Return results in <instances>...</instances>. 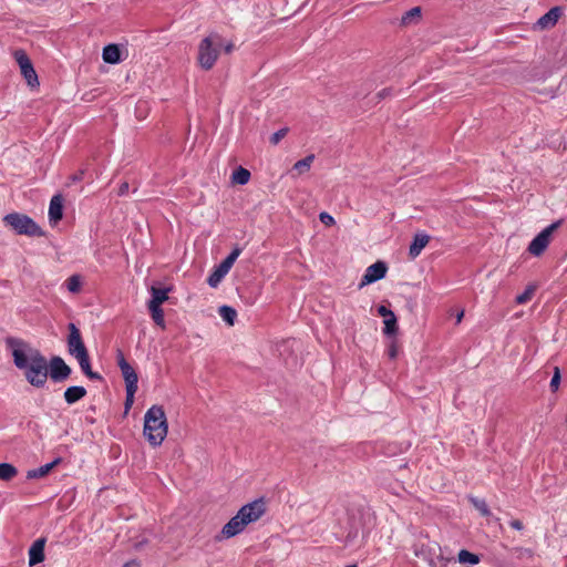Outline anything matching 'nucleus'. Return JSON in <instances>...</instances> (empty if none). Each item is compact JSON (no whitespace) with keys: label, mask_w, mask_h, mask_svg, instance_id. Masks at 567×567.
<instances>
[{"label":"nucleus","mask_w":567,"mask_h":567,"mask_svg":"<svg viewBox=\"0 0 567 567\" xmlns=\"http://www.w3.org/2000/svg\"><path fill=\"white\" fill-rule=\"evenodd\" d=\"M6 347L11 351L14 367L23 372L28 383L37 389L44 388L49 378V364L41 351L16 337H7Z\"/></svg>","instance_id":"nucleus-1"},{"label":"nucleus","mask_w":567,"mask_h":567,"mask_svg":"<svg viewBox=\"0 0 567 567\" xmlns=\"http://www.w3.org/2000/svg\"><path fill=\"white\" fill-rule=\"evenodd\" d=\"M266 512V503L262 498L244 505L238 513L223 527L217 539L231 538L241 533L245 527L258 520Z\"/></svg>","instance_id":"nucleus-2"},{"label":"nucleus","mask_w":567,"mask_h":567,"mask_svg":"<svg viewBox=\"0 0 567 567\" xmlns=\"http://www.w3.org/2000/svg\"><path fill=\"white\" fill-rule=\"evenodd\" d=\"M168 432V424L165 411L162 405L151 406L144 415L143 434L147 442L156 447L165 440Z\"/></svg>","instance_id":"nucleus-3"},{"label":"nucleus","mask_w":567,"mask_h":567,"mask_svg":"<svg viewBox=\"0 0 567 567\" xmlns=\"http://www.w3.org/2000/svg\"><path fill=\"white\" fill-rule=\"evenodd\" d=\"M223 38L218 33H212L202 40L198 47V63L205 70H210L219 55Z\"/></svg>","instance_id":"nucleus-4"},{"label":"nucleus","mask_w":567,"mask_h":567,"mask_svg":"<svg viewBox=\"0 0 567 567\" xmlns=\"http://www.w3.org/2000/svg\"><path fill=\"white\" fill-rule=\"evenodd\" d=\"M3 221L19 235H27L30 237H41L44 235L41 227L32 218L24 214H8L4 216Z\"/></svg>","instance_id":"nucleus-5"},{"label":"nucleus","mask_w":567,"mask_h":567,"mask_svg":"<svg viewBox=\"0 0 567 567\" xmlns=\"http://www.w3.org/2000/svg\"><path fill=\"white\" fill-rule=\"evenodd\" d=\"M561 225V220L555 221L545 229H543L529 244L528 251L533 256H542L544 251L547 249L551 236L555 230Z\"/></svg>","instance_id":"nucleus-6"},{"label":"nucleus","mask_w":567,"mask_h":567,"mask_svg":"<svg viewBox=\"0 0 567 567\" xmlns=\"http://www.w3.org/2000/svg\"><path fill=\"white\" fill-rule=\"evenodd\" d=\"M240 248H235L219 265L218 267L210 274L207 279V282L210 287L216 288L223 278L228 274L234 262L240 255Z\"/></svg>","instance_id":"nucleus-7"},{"label":"nucleus","mask_w":567,"mask_h":567,"mask_svg":"<svg viewBox=\"0 0 567 567\" xmlns=\"http://www.w3.org/2000/svg\"><path fill=\"white\" fill-rule=\"evenodd\" d=\"M68 351L76 358L87 354V349L82 340L81 332L74 323H69Z\"/></svg>","instance_id":"nucleus-8"},{"label":"nucleus","mask_w":567,"mask_h":567,"mask_svg":"<svg viewBox=\"0 0 567 567\" xmlns=\"http://www.w3.org/2000/svg\"><path fill=\"white\" fill-rule=\"evenodd\" d=\"M16 60L20 66L21 73L24 76L27 83L31 87H35L39 85L38 75L33 69V65L28 58V55L23 51H16L14 53Z\"/></svg>","instance_id":"nucleus-9"},{"label":"nucleus","mask_w":567,"mask_h":567,"mask_svg":"<svg viewBox=\"0 0 567 567\" xmlns=\"http://www.w3.org/2000/svg\"><path fill=\"white\" fill-rule=\"evenodd\" d=\"M49 364V377L54 382H62L71 375V368L64 362L61 357H52Z\"/></svg>","instance_id":"nucleus-10"},{"label":"nucleus","mask_w":567,"mask_h":567,"mask_svg":"<svg viewBox=\"0 0 567 567\" xmlns=\"http://www.w3.org/2000/svg\"><path fill=\"white\" fill-rule=\"evenodd\" d=\"M388 271V266L384 261H377L373 265L369 266L365 270V274L362 277L361 282L359 284V288L362 289L364 286L375 282L385 277Z\"/></svg>","instance_id":"nucleus-11"},{"label":"nucleus","mask_w":567,"mask_h":567,"mask_svg":"<svg viewBox=\"0 0 567 567\" xmlns=\"http://www.w3.org/2000/svg\"><path fill=\"white\" fill-rule=\"evenodd\" d=\"M45 538H38L29 549V565L35 566L42 563L44 556Z\"/></svg>","instance_id":"nucleus-12"},{"label":"nucleus","mask_w":567,"mask_h":567,"mask_svg":"<svg viewBox=\"0 0 567 567\" xmlns=\"http://www.w3.org/2000/svg\"><path fill=\"white\" fill-rule=\"evenodd\" d=\"M63 217V197L58 194L51 198L49 206V219L51 223L56 224Z\"/></svg>","instance_id":"nucleus-13"},{"label":"nucleus","mask_w":567,"mask_h":567,"mask_svg":"<svg viewBox=\"0 0 567 567\" xmlns=\"http://www.w3.org/2000/svg\"><path fill=\"white\" fill-rule=\"evenodd\" d=\"M560 14V8L554 7L537 20L536 25L542 30L553 28L557 23Z\"/></svg>","instance_id":"nucleus-14"},{"label":"nucleus","mask_w":567,"mask_h":567,"mask_svg":"<svg viewBox=\"0 0 567 567\" xmlns=\"http://www.w3.org/2000/svg\"><path fill=\"white\" fill-rule=\"evenodd\" d=\"M430 236L425 233L416 234L413 238L412 244L410 245L409 256L414 259L416 258L422 249L429 244Z\"/></svg>","instance_id":"nucleus-15"},{"label":"nucleus","mask_w":567,"mask_h":567,"mask_svg":"<svg viewBox=\"0 0 567 567\" xmlns=\"http://www.w3.org/2000/svg\"><path fill=\"white\" fill-rule=\"evenodd\" d=\"M61 458H55L53 462L44 464L38 468L30 470L27 472L28 480L42 478L47 476L58 464H60Z\"/></svg>","instance_id":"nucleus-16"},{"label":"nucleus","mask_w":567,"mask_h":567,"mask_svg":"<svg viewBox=\"0 0 567 567\" xmlns=\"http://www.w3.org/2000/svg\"><path fill=\"white\" fill-rule=\"evenodd\" d=\"M86 395V390L80 385L69 386L64 391V400L68 404H74Z\"/></svg>","instance_id":"nucleus-17"},{"label":"nucleus","mask_w":567,"mask_h":567,"mask_svg":"<svg viewBox=\"0 0 567 567\" xmlns=\"http://www.w3.org/2000/svg\"><path fill=\"white\" fill-rule=\"evenodd\" d=\"M103 60L106 63L115 64L121 61V52L116 44H109L103 49Z\"/></svg>","instance_id":"nucleus-18"},{"label":"nucleus","mask_w":567,"mask_h":567,"mask_svg":"<svg viewBox=\"0 0 567 567\" xmlns=\"http://www.w3.org/2000/svg\"><path fill=\"white\" fill-rule=\"evenodd\" d=\"M171 288H156L151 287L152 299L148 301V305L162 306L168 299V292Z\"/></svg>","instance_id":"nucleus-19"},{"label":"nucleus","mask_w":567,"mask_h":567,"mask_svg":"<svg viewBox=\"0 0 567 567\" xmlns=\"http://www.w3.org/2000/svg\"><path fill=\"white\" fill-rule=\"evenodd\" d=\"M76 360H78V362L80 364L81 370L83 371V373L87 378H90L92 380H102L101 374H99L97 372L92 371L89 353L85 354V355H82L80 358H76Z\"/></svg>","instance_id":"nucleus-20"},{"label":"nucleus","mask_w":567,"mask_h":567,"mask_svg":"<svg viewBox=\"0 0 567 567\" xmlns=\"http://www.w3.org/2000/svg\"><path fill=\"white\" fill-rule=\"evenodd\" d=\"M126 388H137L138 377L131 364L120 368Z\"/></svg>","instance_id":"nucleus-21"},{"label":"nucleus","mask_w":567,"mask_h":567,"mask_svg":"<svg viewBox=\"0 0 567 567\" xmlns=\"http://www.w3.org/2000/svg\"><path fill=\"white\" fill-rule=\"evenodd\" d=\"M421 14L422 11L420 7H414L410 9L402 16L401 25L408 27L410 24L417 23L421 19Z\"/></svg>","instance_id":"nucleus-22"},{"label":"nucleus","mask_w":567,"mask_h":567,"mask_svg":"<svg viewBox=\"0 0 567 567\" xmlns=\"http://www.w3.org/2000/svg\"><path fill=\"white\" fill-rule=\"evenodd\" d=\"M250 179V172L241 166L231 174V182L238 185H246Z\"/></svg>","instance_id":"nucleus-23"},{"label":"nucleus","mask_w":567,"mask_h":567,"mask_svg":"<svg viewBox=\"0 0 567 567\" xmlns=\"http://www.w3.org/2000/svg\"><path fill=\"white\" fill-rule=\"evenodd\" d=\"M315 161V155L310 154L305 158L295 163L292 171L297 172L298 175L307 173Z\"/></svg>","instance_id":"nucleus-24"},{"label":"nucleus","mask_w":567,"mask_h":567,"mask_svg":"<svg viewBox=\"0 0 567 567\" xmlns=\"http://www.w3.org/2000/svg\"><path fill=\"white\" fill-rule=\"evenodd\" d=\"M148 310L151 312V316H152V319L154 320V322L158 327L164 329L165 328L164 311L161 308V306L148 305Z\"/></svg>","instance_id":"nucleus-25"},{"label":"nucleus","mask_w":567,"mask_h":567,"mask_svg":"<svg viewBox=\"0 0 567 567\" xmlns=\"http://www.w3.org/2000/svg\"><path fill=\"white\" fill-rule=\"evenodd\" d=\"M18 474V470L9 463H0V480L11 481Z\"/></svg>","instance_id":"nucleus-26"},{"label":"nucleus","mask_w":567,"mask_h":567,"mask_svg":"<svg viewBox=\"0 0 567 567\" xmlns=\"http://www.w3.org/2000/svg\"><path fill=\"white\" fill-rule=\"evenodd\" d=\"M218 311L224 321H226L229 326H234L237 317V312L234 308L229 306H221Z\"/></svg>","instance_id":"nucleus-27"},{"label":"nucleus","mask_w":567,"mask_h":567,"mask_svg":"<svg viewBox=\"0 0 567 567\" xmlns=\"http://www.w3.org/2000/svg\"><path fill=\"white\" fill-rule=\"evenodd\" d=\"M457 559L461 564H472V565H476L481 560L478 555L470 553L466 549L460 550V553L457 555Z\"/></svg>","instance_id":"nucleus-28"},{"label":"nucleus","mask_w":567,"mask_h":567,"mask_svg":"<svg viewBox=\"0 0 567 567\" xmlns=\"http://www.w3.org/2000/svg\"><path fill=\"white\" fill-rule=\"evenodd\" d=\"M398 331L396 317L392 315L389 318L384 319V329L383 332L388 336L395 334Z\"/></svg>","instance_id":"nucleus-29"},{"label":"nucleus","mask_w":567,"mask_h":567,"mask_svg":"<svg viewBox=\"0 0 567 567\" xmlns=\"http://www.w3.org/2000/svg\"><path fill=\"white\" fill-rule=\"evenodd\" d=\"M81 285H82V281H81V277L79 275H72L66 280V288L72 293H78L81 289Z\"/></svg>","instance_id":"nucleus-30"},{"label":"nucleus","mask_w":567,"mask_h":567,"mask_svg":"<svg viewBox=\"0 0 567 567\" xmlns=\"http://www.w3.org/2000/svg\"><path fill=\"white\" fill-rule=\"evenodd\" d=\"M535 290H536L535 285L527 286L525 291L516 297V299H515L516 302L522 305V303L529 301L532 299V297L534 296Z\"/></svg>","instance_id":"nucleus-31"},{"label":"nucleus","mask_w":567,"mask_h":567,"mask_svg":"<svg viewBox=\"0 0 567 567\" xmlns=\"http://www.w3.org/2000/svg\"><path fill=\"white\" fill-rule=\"evenodd\" d=\"M471 503L474 505V507L483 515L486 516L489 514L487 504L484 499L478 497H471Z\"/></svg>","instance_id":"nucleus-32"},{"label":"nucleus","mask_w":567,"mask_h":567,"mask_svg":"<svg viewBox=\"0 0 567 567\" xmlns=\"http://www.w3.org/2000/svg\"><path fill=\"white\" fill-rule=\"evenodd\" d=\"M560 370L558 367H555L554 368V374H553V378L550 380V389L553 392H556L558 389H559V384H560Z\"/></svg>","instance_id":"nucleus-33"},{"label":"nucleus","mask_w":567,"mask_h":567,"mask_svg":"<svg viewBox=\"0 0 567 567\" xmlns=\"http://www.w3.org/2000/svg\"><path fill=\"white\" fill-rule=\"evenodd\" d=\"M137 391V388H126V399H125V409L130 410L134 402V395Z\"/></svg>","instance_id":"nucleus-34"},{"label":"nucleus","mask_w":567,"mask_h":567,"mask_svg":"<svg viewBox=\"0 0 567 567\" xmlns=\"http://www.w3.org/2000/svg\"><path fill=\"white\" fill-rule=\"evenodd\" d=\"M288 133V128H281L275 132L270 137V143L277 145Z\"/></svg>","instance_id":"nucleus-35"},{"label":"nucleus","mask_w":567,"mask_h":567,"mask_svg":"<svg viewBox=\"0 0 567 567\" xmlns=\"http://www.w3.org/2000/svg\"><path fill=\"white\" fill-rule=\"evenodd\" d=\"M319 219L326 226H332L336 223L334 218L330 214H328L326 212H322V213L319 214Z\"/></svg>","instance_id":"nucleus-36"},{"label":"nucleus","mask_w":567,"mask_h":567,"mask_svg":"<svg viewBox=\"0 0 567 567\" xmlns=\"http://www.w3.org/2000/svg\"><path fill=\"white\" fill-rule=\"evenodd\" d=\"M399 353V348L395 341H392L389 346L388 355L390 359H395Z\"/></svg>","instance_id":"nucleus-37"},{"label":"nucleus","mask_w":567,"mask_h":567,"mask_svg":"<svg viewBox=\"0 0 567 567\" xmlns=\"http://www.w3.org/2000/svg\"><path fill=\"white\" fill-rule=\"evenodd\" d=\"M378 312H379V315H380L381 317H383L384 319H385V318L391 317L392 315H394V313H393V311H391L390 309H388L385 306H380V307L378 308Z\"/></svg>","instance_id":"nucleus-38"},{"label":"nucleus","mask_w":567,"mask_h":567,"mask_svg":"<svg viewBox=\"0 0 567 567\" xmlns=\"http://www.w3.org/2000/svg\"><path fill=\"white\" fill-rule=\"evenodd\" d=\"M116 360H117V364L120 368L122 367H125V365H128L130 363L126 361L123 352L121 350L117 351V355H116Z\"/></svg>","instance_id":"nucleus-39"},{"label":"nucleus","mask_w":567,"mask_h":567,"mask_svg":"<svg viewBox=\"0 0 567 567\" xmlns=\"http://www.w3.org/2000/svg\"><path fill=\"white\" fill-rule=\"evenodd\" d=\"M116 360H117V364L120 368L122 367H125V365H128L130 363L126 361L123 352L121 350L117 351V355H116Z\"/></svg>","instance_id":"nucleus-40"},{"label":"nucleus","mask_w":567,"mask_h":567,"mask_svg":"<svg viewBox=\"0 0 567 567\" xmlns=\"http://www.w3.org/2000/svg\"><path fill=\"white\" fill-rule=\"evenodd\" d=\"M128 187H130V186H128V183H127V182L122 183V185H121V186H120V188H118V195H120V196H123V195L127 194V192H128Z\"/></svg>","instance_id":"nucleus-41"},{"label":"nucleus","mask_w":567,"mask_h":567,"mask_svg":"<svg viewBox=\"0 0 567 567\" xmlns=\"http://www.w3.org/2000/svg\"><path fill=\"white\" fill-rule=\"evenodd\" d=\"M511 526H512L513 528H515V529H518V530H520V529L523 528V524H522V522H520V520H518V519H514V520H512V522H511Z\"/></svg>","instance_id":"nucleus-42"},{"label":"nucleus","mask_w":567,"mask_h":567,"mask_svg":"<svg viewBox=\"0 0 567 567\" xmlns=\"http://www.w3.org/2000/svg\"><path fill=\"white\" fill-rule=\"evenodd\" d=\"M221 47H224V50H225V52H226V53H230V52H231V50H233V48H234V45H233V43H231V42H228V43H224V42H223V45H221Z\"/></svg>","instance_id":"nucleus-43"},{"label":"nucleus","mask_w":567,"mask_h":567,"mask_svg":"<svg viewBox=\"0 0 567 567\" xmlns=\"http://www.w3.org/2000/svg\"><path fill=\"white\" fill-rule=\"evenodd\" d=\"M123 567H140V563L137 560H131L125 563Z\"/></svg>","instance_id":"nucleus-44"},{"label":"nucleus","mask_w":567,"mask_h":567,"mask_svg":"<svg viewBox=\"0 0 567 567\" xmlns=\"http://www.w3.org/2000/svg\"><path fill=\"white\" fill-rule=\"evenodd\" d=\"M463 317H464V311L458 312L456 316V323H460L462 321Z\"/></svg>","instance_id":"nucleus-45"},{"label":"nucleus","mask_w":567,"mask_h":567,"mask_svg":"<svg viewBox=\"0 0 567 567\" xmlns=\"http://www.w3.org/2000/svg\"><path fill=\"white\" fill-rule=\"evenodd\" d=\"M80 178H81L80 176H74V177H73V179H74V181H78V179H80Z\"/></svg>","instance_id":"nucleus-46"},{"label":"nucleus","mask_w":567,"mask_h":567,"mask_svg":"<svg viewBox=\"0 0 567 567\" xmlns=\"http://www.w3.org/2000/svg\"><path fill=\"white\" fill-rule=\"evenodd\" d=\"M347 567H357V565H349V566H347Z\"/></svg>","instance_id":"nucleus-47"},{"label":"nucleus","mask_w":567,"mask_h":567,"mask_svg":"<svg viewBox=\"0 0 567 567\" xmlns=\"http://www.w3.org/2000/svg\"><path fill=\"white\" fill-rule=\"evenodd\" d=\"M431 565H432V567H435L433 564H431Z\"/></svg>","instance_id":"nucleus-48"}]
</instances>
